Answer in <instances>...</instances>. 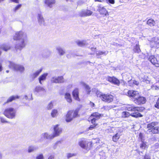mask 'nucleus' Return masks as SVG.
Segmentation results:
<instances>
[{
  "mask_svg": "<svg viewBox=\"0 0 159 159\" xmlns=\"http://www.w3.org/2000/svg\"><path fill=\"white\" fill-rule=\"evenodd\" d=\"M43 157L42 154H40L37 157L36 159H43Z\"/></svg>",
  "mask_w": 159,
  "mask_h": 159,
  "instance_id": "nucleus-46",
  "label": "nucleus"
},
{
  "mask_svg": "<svg viewBox=\"0 0 159 159\" xmlns=\"http://www.w3.org/2000/svg\"><path fill=\"white\" fill-rule=\"evenodd\" d=\"M37 19L39 24L41 25H45V21L43 16L41 13L39 12L38 14Z\"/></svg>",
  "mask_w": 159,
  "mask_h": 159,
  "instance_id": "nucleus-21",
  "label": "nucleus"
},
{
  "mask_svg": "<svg viewBox=\"0 0 159 159\" xmlns=\"http://www.w3.org/2000/svg\"><path fill=\"white\" fill-rule=\"evenodd\" d=\"M130 116L135 118L141 117L143 116L141 114L138 112H133L130 114L127 111H123L122 112L121 115V117L124 118L128 117Z\"/></svg>",
  "mask_w": 159,
  "mask_h": 159,
  "instance_id": "nucleus-9",
  "label": "nucleus"
},
{
  "mask_svg": "<svg viewBox=\"0 0 159 159\" xmlns=\"http://www.w3.org/2000/svg\"><path fill=\"white\" fill-rule=\"evenodd\" d=\"M94 1H95V2H102V0H94Z\"/></svg>",
  "mask_w": 159,
  "mask_h": 159,
  "instance_id": "nucleus-57",
  "label": "nucleus"
},
{
  "mask_svg": "<svg viewBox=\"0 0 159 159\" xmlns=\"http://www.w3.org/2000/svg\"><path fill=\"white\" fill-rule=\"evenodd\" d=\"M155 43V45L153 46V47L158 48L159 47V45L158 44H159V41L157 39H154V42ZM153 42H152L151 43L153 44Z\"/></svg>",
  "mask_w": 159,
  "mask_h": 159,
  "instance_id": "nucleus-38",
  "label": "nucleus"
},
{
  "mask_svg": "<svg viewBox=\"0 0 159 159\" xmlns=\"http://www.w3.org/2000/svg\"><path fill=\"white\" fill-rule=\"evenodd\" d=\"M9 67L10 68L14 70L19 71L21 73L24 71L25 69L23 65L20 64H16L11 61H9Z\"/></svg>",
  "mask_w": 159,
  "mask_h": 159,
  "instance_id": "nucleus-7",
  "label": "nucleus"
},
{
  "mask_svg": "<svg viewBox=\"0 0 159 159\" xmlns=\"http://www.w3.org/2000/svg\"><path fill=\"white\" fill-rule=\"evenodd\" d=\"M97 10L100 14L104 16L108 15V12L105 7L101 5H98L97 6Z\"/></svg>",
  "mask_w": 159,
  "mask_h": 159,
  "instance_id": "nucleus-13",
  "label": "nucleus"
},
{
  "mask_svg": "<svg viewBox=\"0 0 159 159\" xmlns=\"http://www.w3.org/2000/svg\"><path fill=\"white\" fill-rule=\"evenodd\" d=\"M147 24L150 26H153L155 25V22L153 19H150L148 20Z\"/></svg>",
  "mask_w": 159,
  "mask_h": 159,
  "instance_id": "nucleus-31",
  "label": "nucleus"
},
{
  "mask_svg": "<svg viewBox=\"0 0 159 159\" xmlns=\"http://www.w3.org/2000/svg\"><path fill=\"white\" fill-rule=\"evenodd\" d=\"M75 155L74 154L69 153L67 154V157L68 158H69L73 156H75Z\"/></svg>",
  "mask_w": 159,
  "mask_h": 159,
  "instance_id": "nucleus-45",
  "label": "nucleus"
},
{
  "mask_svg": "<svg viewBox=\"0 0 159 159\" xmlns=\"http://www.w3.org/2000/svg\"><path fill=\"white\" fill-rule=\"evenodd\" d=\"M19 98V96L17 95L12 96L10 97L7 100V103H8L10 102H11L13 100H15L16 99H18Z\"/></svg>",
  "mask_w": 159,
  "mask_h": 159,
  "instance_id": "nucleus-30",
  "label": "nucleus"
},
{
  "mask_svg": "<svg viewBox=\"0 0 159 159\" xmlns=\"http://www.w3.org/2000/svg\"><path fill=\"white\" fill-rule=\"evenodd\" d=\"M66 57L67 58H69L70 57V54H67L66 55Z\"/></svg>",
  "mask_w": 159,
  "mask_h": 159,
  "instance_id": "nucleus-56",
  "label": "nucleus"
},
{
  "mask_svg": "<svg viewBox=\"0 0 159 159\" xmlns=\"http://www.w3.org/2000/svg\"><path fill=\"white\" fill-rule=\"evenodd\" d=\"M152 89H154V90H157L159 89L158 87L155 85H153L152 86Z\"/></svg>",
  "mask_w": 159,
  "mask_h": 159,
  "instance_id": "nucleus-47",
  "label": "nucleus"
},
{
  "mask_svg": "<svg viewBox=\"0 0 159 159\" xmlns=\"http://www.w3.org/2000/svg\"><path fill=\"white\" fill-rule=\"evenodd\" d=\"M134 100V102L136 104L140 105L145 103L146 102V99L145 98L140 96L139 94L138 98H136Z\"/></svg>",
  "mask_w": 159,
  "mask_h": 159,
  "instance_id": "nucleus-17",
  "label": "nucleus"
},
{
  "mask_svg": "<svg viewBox=\"0 0 159 159\" xmlns=\"http://www.w3.org/2000/svg\"><path fill=\"white\" fill-rule=\"evenodd\" d=\"M51 81L52 83H61L64 81L63 77L62 76L52 77L51 79Z\"/></svg>",
  "mask_w": 159,
  "mask_h": 159,
  "instance_id": "nucleus-14",
  "label": "nucleus"
},
{
  "mask_svg": "<svg viewBox=\"0 0 159 159\" xmlns=\"http://www.w3.org/2000/svg\"><path fill=\"white\" fill-rule=\"evenodd\" d=\"M144 159H150V157L148 155H145L144 157Z\"/></svg>",
  "mask_w": 159,
  "mask_h": 159,
  "instance_id": "nucleus-50",
  "label": "nucleus"
},
{
  "mask_svg": "<svg viewBox=\"0 0 159 159\" xmlns=\"http://www.w3.org/2000/svg\"><path fill=\"white\" fill-rule=\"evenodd\" d=\"M27 96H25V98L27 99Z\"/></svg>",
  "mask_w": 159,
  "mask_h": 159,
  "instance_id": "nucleus-60",
  "label": "nucleus"
},
{
  "mask_svg": "<svg viewBox=\"0 0 159 159\" xmlns=\"http://www.w3.org/2000/svg\"><path fill=\"white\" fill-rule=\"evenodd\" d=\"M92 143V142L84 139L80 141L79 143V144L81 148L87 150L90 149Z\"/></svg>",
  "mask_w": 159,
  "mask_h": 159,
  "instance_id": "nucleus-6",
  "label": "nucleus"
},
{
  "mask_svg": "<svg viewBox=\"0 0 159 159\" xmlns=\"http://www.w3.org/2000/svg\"><path fill=\"white\" fill-rule=\"evenodd\" d=\"M142 81L146 83L147 84H149L150 82V80L149 78L147 76H144L143 77H141Z\"/></svg>",
  "mask_w": 159,
  "mask_h": 159,
  "instance_id": "nucleus-29",
  "label": "nucleus"
},
{
  "mask_svg": "<svg viewBox=\"0 0 159 159\" xmlns=\"http://www.w3.org/2000/svg\"><path fill=\"white\" fill-rule=\"evenodd\" d=\"M108 53V52L107 51H105L104 52L102 51H98L96 52V54L97 55H107Z\"/></svg>",
  "mask_w": 159,
  "mask_h": 159,
  "instance_id": "nucleus-40",
  "label": "nucleus"
},
{
  "mask_svg": "<svg viewBox=\"0 0 159 159\" xmlns=\"http://www.w3.org/2000/svg\"><path fill=\"white\" fill-rule=\"evenodd\" d=\"M93 11L89 10H82L79 12V15L81 17H86L91 15Z\"/></svg>",
  "mask_w": 159,
  "mask_h": 159,
  "instance_id": "nucleus-16",
  "label": "nucleus"
},
{
  "mask_svg": "<svg viewBox=\"0 0 159 159\" xmlns=\"http://www.w3.org/2000/svg\"><path fill=\"white\" fill-rule=\"evenodd\" d=\"M133 51L135 52L139 53L140 52L139 46L137 44H136L134 47Z\"/></svg>",
  "mask_w": 159,
  "mask_h": 159,
  "instance_id": "nucleus-41",
  "label": "nucleus"
},
{
  "mask_svg": "<svg viewBox=\"0 0 159 159\" xmlns=\"http://www.w3.org/2000/svg\"><path fill=\"white\" fill-rule=\"evenodd\" d=\"M149 60L157 67H159V60L154 56H151L149 58Z\"/></svg>",
  "mask_w": 159,
  "mask_h": 159,
  "instance_id": "nucleus-19",
  "label": "nucleus"
},
{
  "mask_svg": "<svg viewBox=\"0 0 159 159\" xmlns=\"http://www.w3.org/2000/svg\"><path fill=\"white\" fill-rule=\"evenodd\" d=\"M48 75V74L47 73H45L41 75L39 77V81L40 84H42L43 82L46 80Z\"/></svg>",
  "mask_w": 159,
  "mask_h": 159,
  "instance_id": "nucleus-22",
  "label": "nucleus"
},
{
  "mask_svg": "<svg viewBox=\"0 0 159 159\" xmlns=\"http://www.w3.org/2000/svg\"><path fill=\"white\" fill-rule=\"evenodd\" d=\"M125 94L129 97H132L134 100L136 98H138L139 94L138 91L133 90H129L127 93H125Z\"/></svg>",
  "mask_w": 159,
  "mask_h": 159,
  "instance_id": "nucleus-15",
  "label": "nucleus"
},
{
  "mask_svg": "<svg viewBox=\"0 0 159 159\" xmlns=\"http://www.w3.org/2000/svg\"><path fill=\"white\" fill-rule=\"evenodd\" d=\"M3 50L7 51L10 48V47L8 45L3 44L1 47Z\"/></svg>",
  "mask_w": 159,
  "mask_h": 159,
  "instance_id": "nucleus-37",
  "label": "nucleus"
},
{
  "mask_svg": "<svg viewBox=\"0 0 159 159\" xmlns=\"http://www.w3.org/2000/svg\"><path fill=\"white\" fill-rule=\"evenodd\" d=\"M120 134L118 133H116L115 135L112 137V140L114 142H117L119 139L120 137Z\"/></svg>",
  "mask_w": 159,
  "mask_h": 159,
  "instance_id": "nucleus-35",
  "label": "nucleus"
},
{
  "mask_svg": "<svg viewBox=\"0 0 159 159\" xmlns=\"http://www.w3.org/2000/svg\"><path fill=\"white\" fill-rule=\"evenodd\" d=\"M128 82L129 85L130 86H132L133 84H134L136 85H138L139 84V83L138 81L133 80H131L128 81Z\"/></svg>",
  "mask_w": 159,
  "mask_h": 159,
  "instance_id": "nucleus-36",
  "label": "nucleus"
},
{
  "mask_svg": "<svg viewBox=\"0 0 159 159\" xmlns=\"http://www.w3.org/2000/svg\"><path fill=\"white\" fill-rule=\"evenodd\" d=\"M6 72H7V73H8V72H9V71H8V70H7L6 71Z\"/></svg>",
  "mask_w": 159,
  "mask_h": 159,
  "instance_id": "nucleus-59",
  "label": "nucleus"
},
{
  "mask_svg": "<svg viewBox=\"0 0 159 159\" xmlns=\"http://www.w3.org/2000/svg\"><path fill=\"white\" fill-rule=\"evenodd\" d=\"M97 97L100 98L103 101L105 102L110 103L113 100V96L110 94H103L102 93L97 92Z\"/></svg>",
  "mask_w": 159,
  "mask_h": 159,
  "instance_id": "nucleus-4",
  "label": "nucleus"
},
{
  "mask_svg": "<svg viewBox=\"0 0 159 159\" xmlns=\"http://www.w3.org/2000/svg\"><path fill=\"white\" fill-rule=\"evenodd\" d=\"M53 132L52 134L54 138L59 136L62 132V129L59 127V125H53Z\"/></svg>",
  "mask_w": 159,
  "mask_h": 159,
  "instance_id": "nucleus-10",
  "label": "nucleus"
},
{
  "mask_svg": "<svg viewBox=\"0 0 159 159\" xmlns=\"http://www.w3.org/2000/svg\"><path fill=\"white\" fill-rule=\"evenodd\" d=\"M78 114V111L75 110V111H69L66 116V120L67 122H69L71 121L73 118L76 117Z\"/></svg>",
  "mask_w": 159,
  "mask_h": 159,
  "instance_id": "nucleus-8",
  "label": "nucleus"
},
{
  "mask_svg": "<svg viewBox=\"0 0 159 159\" xmlns=\"http://www.w3.org/2000/svg\"><path fill=\"white\" fill-rule=\"evenodd\" d=\"M0 157H1V155H0Z\"/></svg>",
  "mask_w": 159,
  "mask_h": 159,
  "instance_id": "nucleus-64",
  "label": "nucleus"
},
{
  "mask_svg": "<svg viewBox=\"0 0 159 159\" xmlns=\"http://www.w3.org/2000/svg\"><path fill=\"white\" fill-rule=\"evenodd\" d=\"M21 6V4H19L16 6L14 8V11H16L19 9Z\"/></svg>",
  "mask_w": 159,
  "mask_h": 159,
  "instance_id": "nucleus-44",
  "label": "nucleus"
},
{
  "mask_svg": "<svg viewBox=\"0 0 159 159\" xmlns=\"http://www.w3.org/2000/svg\"><path fill=\"white\" fill-rule=\"evenodd\" d=\"M76 43L80 47H84L88 45V43L85 41H78Z\"/></svg>",
  "mask_w": 159,
  "mask_h": 159,
  "instance_id": "nucleus-26",
  "label": "nucleus"
},
{
  "mask_svg": "<svg viewBox=\"0 0 159 159\" xmlns=\"http://www.w3.org/2000/svg\"><path fill=\"white\" fill-rule=\"evenodd\" d=\"M59 142H60V141H58V142L57 143H58Z\"/></svg>",
  "mask_w": 159,
  "mask_h": 159,
  "instance_id": "nucleus-61",
  "label": "nucleus"
},
{
  "mask_svg": "<svg viewBox=\"0 0 159 159\" xmlns=\"http://www.w3.org/2000/svg\"><path fill=\"white\" fill-rule=\"evenodd\" d=\"M58 114V111L56 109H53L52 110L51 113L52 117L53 118L56 117Z\"/></svg>",
  "mask_w": 159,
  "mask_h": 159,
  "instance_id": "nucleus-33",
  "label": "nucleus"
},
{
  "mask_svg": "<svg viewBox=\"0 0 159 159\" xmlns=\"http://www.w3.org/2000/svg\"><path fill=\"white\" fill-rule=\"evenodd\" d=\"M67 1H71V0H66Z\"/></svg>",
  "mask_w": 159,
  "mask_h": 159,
  "instance_id": "nucleus-62",
  "label": "nucleus"
},
{
  "mask_svg": "<svg viewBox=\"0 0 159 159\" xmlns=\"http://www.w3.org/2000/svg\"><path fill=\"white\" fill-rule=\"evenodd\" d=\"M0 121L2 123H8V122L3 117L0 116Z\"/></svg>",
  "mask_w": 159,
  "mask_h": 159,
  "instance_id": "nucleus-43",
  "label": "nucleus"
},
{
  "mask_svg": "<svg viewBox=\"0 0 159 159\" xmlns=\"http://www.w3.org/2000/svg\"><path fill=\"white\" fill-rule=\"evenodd\" d=\"M101 114L98 112H94L92 114L89 118V121L90 120L93 125L90 126L89 127V130L93 129L97 125V124H96V121L100 118Z\"/></svg>",
  "mask_w": 159,
  "mask_h": 159,
  "instance_id": "nucleus-3",
  "label": "nucleus"
},
{
  "mask_svg": "<svg viewBox=\"0 0 159 159\" xmlns=\"http://www.w3.org/2000/svg\"><path fill=\"white\" fill-rule=\"evenodd\" d=\"M73 95L74 98L76 100L79 101V93L77 89L74 90L72 93Z\"/></svg>",
  "mask_w": 159,
  "mask_h": 159,
  "instance_id": "nucleus-24",
  "label": "nucleus"
},
{
  "mask_svg": "<svg viewBox=\"0 0 159 159\" xmlns=\"http://www.w3.org/2000/svg\"><path fill=\"white\" fill-rule=\"evenodd\" d=\"M148 148L146 142L143 141L142 143L140 144V148L142 149H145Z\"/></svg>",
  "mask_w": 159,
  "mask_h": 159,
  "instance_id": "nucleus-39",
  "label": "nucleus"
},
{
  "mask_svg": "<svg viewBox=\"0 0 159 159\" xmlns=\"http://www.w3.org/2000/svg\"><path fill=\"white\" fill-rule=\"evenodd\" d=\"M2 70V63L0 62V71H1Z\"/></svg>",
  "mask_w": 159,
  "mask_h": 159,
  "instance_id": "nucleus-53",
  "label": "nucleus"
},
{
  "mask_svg": "<svg viewBox=\"0 0 159 159\" xmlns=\"http://www.w3.org/2000/svg\"><path fill=\"white\" fill-rule=\"evenodd\" d=\"M16 111L13 108L9 107L6 109L3 112V114L7 118L12 119L15 118L16 115Z\"/></svg>",
  "mask_w": 159,
  "mask_h": 159,
  "instance_id": "nucleus-5",
  "label": "nucleus"
},
{
  "mask_svg": "<svg viewBox=\"0 0 159 159\" xmlns=\"http://www.w3.org/2000/svg\"><path fill=\"white\" fill-rule=\"evenodd\" d=\"M91 50L92 51V52L90 53V54H93L96 51V48H91Z\"/></svg>",
  "mask_w": 159,
  "mask_h": 159,
  "instance_id": "nucleus-48",
  "label": "nucleus"
},
{
  "mask_svg": "<svg viewBox=\"0 0 159 159\" xmlns=\"http://www.w3.org/2000/svg\"><path fill=\"white\" fill-rule=\"evenodd\" d=\"M126 108L128 111H134V112L141 111L143 110V108L138 107H134L133 105H129L126 107Z\"/></svg>",
  "mask_w": 159,
  "mask_h": 159,
  "instance_id": "nucleus-18",
  "label": "nucleus"
},
{
  "mask_svg": "<svg viewBox=\"0 0 159 159\" xmlns=\"http://www.w3.org/2000/svg\"><path fill=\"white\" fill-rule=\"evenodd\" d=\"M106 80L112 83L119 86L120 84L119 80L116 78L108 76L106 78Z\"/></svg>",
  "mask_w": 159,
  "mask_h": 159,
  "instance_id": "nucleus-20",
  "label": "nucleus"
},
{
  "mask_svg": "<svg viewBox=\"0 0 159 159\" xmlns=\"http://www.w3.org/2000/svg\"><path fill=\"white\" fill-rule=\"evenodd\" d=\"M19 0H10V2H13L16 3H18Z\"/></svg>",
  "mask_w": 159,
  "mask_h": 159,
  "instance_id": "nucleus-49",
  "label": "nucleus"
},
{
  "mask_svg": "<svg viewBox=\"0 0 159 159\" xmlns=\"http://www.w3.org/2000/svg\"><path fill=\"white\" fill-rule=\"evenodd\" d=\"M56 50L57 51L59 54L60 55H63L65 53V50L60 47H57Z\"/></svg>",
  "mask_w": 159,
  "mask_h": 159,
  "instance_id": "nucleus-28",
  "label": "nucleus"
},
{
  "mask_svg": "<svg viewBox=\"0 0 159 159\" xmlns=\"http://www.w3.org/2000/svg\"><path fill=\"white\" fill-rule=\"evenodd\" d=\"M109 2L112 4H113L115 3L114 0H108Z\"/></svg>",
  "mask_w": 159,
  "mask_h": 159,
  "instance_id": "nucleus-52",
  "label": "nucleus"
},
{
  "mask_svg": "<svg viewBox=\"0 0 159 159\" xmlns=\"http://www.w3.org/2000/svg\"><path fill=\"white\" fill-rule=\"evenodd\" d=\"M42 69L41 68L37 70L36 72L33 73L31 75L32 78L34 79L37 77L39 74L42 72Z\"/></svg>",
  "mask_w": 159,
  "mask_h": 159,
  "instance_id": "nucleus-25",
  "label": "nucleus"
},
{
  "mask_svg": "<svg viewBox=\"0 0 159 159\" xmlns=\"http://www.w3.org/2000/svg\"><path fill=\"white\" fill-rule=\"evenodd\" d=\"M47 52L48 53V55L45 56V57H49L50 55V52Z\"/></svg>",
  "mask_w": 159,
  "mask_h": 159,
  "instance_id": "nucleus-55",
  "label": "nucleus"
},
{
  "mask_svg": "<svg viewBox=\"0 0 159 159\" xmlns=\"http://www.w3.org/2000/svg\"><path fill=\"white\" fill-rule=\"evenodd\" d=\"M13 39L15 40L18 41V43L15 45V49L16 51L18 50L21 51L25 47V42L27 39L26 33L22 31L16 32L13 36Z\"/></svg>",
  "mask_w": 159,
  "mask_h": 159,
  "instance_id": "nucleus-1",
  "label": "nucleus"
},
{
  "mask_svg": "<svg viewBox=\"0 0 159 159\" xmlns=\"http://www.w3.org/2000/svg\"><path fill=\"white\" fill-rule=\"evenodd\" d=\"M4 0H0V3L2 2L3 1H4Z\"/></svg>",
  "mask_w": 159,
  "mask_h": 159,
  "instance_id": "nucleus-58",
  "label": "nucleus"
},
{
  "mask_svg": "<svg viewBox=\"0 0 159 159\" xmlns=\"http://www.w3.org/2000/svg\"><path fill=\"white\" fill-rule=\"evenodd\" d=\"M46 92L45 89L43 87L37 86L34 90V93L36 95H43Z\"/></svg>",
  "mask_w": 159,
  "mask_h": 159,
  "instance_id": "nucleus-11",
  "label": "nucleus"
},
{
  "mask_svg": "<svg viewBox=\"0 0 159 159\" xmlns=\"http://www.w3.org/2000/svg\"><path fill=\"white\" fill-rule=\"evenodd\" d=\"M83 85L85 88L86 91L87 93L88 94H90V92H91L90 88L86 84H85L84 83H82Z\"/></svg>",
  "mask_w": 159,
  "mask_h": 159,
  "instance_id": "nucleus-34",
  "label": "nucleus"
},
{
  "mask_svg": "<svg viewBox=\"0 0 159 159\" xmlns=\"http://www.w3.org/2000/svg\"><path fill=\"white\" fill-rule=\"evenodd\" d=\"M54 138L52 134H49L47 132H44L42 133L40 135V140L43 141L44 139L51 140Z\"/></svg>",
  "mask_w": 159,
  "mask_h": 159,
  "instance_id": "nucleus-12",
  "label": "nucleus"
},
{
  "mask_svg": "<svg viewBox=\"0 0 159 159\" xmlns=\"http://www.w3.org/2000/svg\"><path fill=\"white\" fill-rule=\"evenodd\" d=\"M65 98L68 102L70 103L71 102L72 99L69 93H66L65 94Z\"/></svg>",
  "mask_w": 159,
  "mask_h": 159,
  "instance_id": "nucleus-27",
  "label": "nucleus"
},
{
  "mask_svg": "<svg viewBox=\"0 0 159 159\" xmlns=\"http://www.w3.org/2000/svg\"><path fill=\"white\" fill-rule=\"evenodd\" d=\"M158 123L153 122L147 124V128L148 129L147 131L150 134H155L159 133V127L157 126Z\"/></svg>",
  "mask_w": 159,
  "mask_h": 159,
  "instance_id": "nucleus-2",
  "label": "nucleus"
},
{
  "mask_svg": "<svg viewBox=\"0 0 159 159\" xmlns=\"http://www.w3.org/2000/svg\"><path fill=\"white\" fill-rule=\"evenodd\" d=\"M54 158V156L53 155L50 156L49 157L48 159H52Z\"/></svg>",
  "mask_w": 159,
  "mask_h": 159,
  "instance_id": "nucleus-54",
  "label": "nucleus"
},
{
  "mask_svg": "<svg viewBox=\"0 0 159 159\" xmlns=\"http://www.w3.org/2000/svg\"><path fill=\"white\" fill-rule=\"evenodd\" d=\"M97 139L98 140V139Z\"/></svg>",
  "mask_w": 159,
  "mask_h": 159,
  "instance_id": "nucleus-63",
  "label": "nucleus"
},
{
  "mask_svg": "<svg viewBox=\"0 0 159 159\" xmlns=\"http://www.w3.org/2000/svg\"><path fill=\"white\" fill-rule=\"evenodd\" d=\"M38 148L35 146H30L29 147L28 149V152L29 153H30L34 152V151L37 149Z\"/></svg>",
  "mask_w": 159,
  "mask_h": 159,
  "instance_id": "nucleus-32",
  "label": "nucleus"
},
{
  "mask_svg": "<svg viewBox=\"0 0 159 159\" xmlns=\"http://www.w3.org/2000/svg\"><path fill=\"white\" fill-rule=\"evenodd\" d=\"M53 106V105L52 103V102H51L47 106V108L48 110H50L52 108Z\"/></svg>",
  "mask_w": 159,
  "mask_h": 159,
  "instance_id": "nucleus-42",
  "label": "nucleus"
},
{
  "mask_svg": "<svg viewBox=\"0 0 159 159\" xmlns=\"http://www.w3.org/2000/svg\"><path fill=\"white\" fill-rule=\"evenodd\" d=\"M89 105L92 107H94V106H95L94 104L92 102H90Z\"/></svg>",
  "mask_w": 159,
  "mask_h": 159,
  "instance_id": "nucleus-51",
  "label": "nucleus"
},
{
  "mask_svg": "<svg viewBox=\"0 0 159 159\" xmlns=\"http://www.w3.org/2000/svg\"><path fill=\"white\" fill-rule=\"evenodd\" d=\"M55 0H45V3L49 7L51 8L55 3Z\"/></svg>",
  "mask_w": 159,
  "mask_h": 159,
  "instance_id": "nucleus-23",
  "label": "nucleus"
}]
</instances>
